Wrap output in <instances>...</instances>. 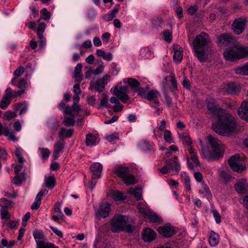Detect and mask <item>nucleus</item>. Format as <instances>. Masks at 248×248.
<instances>
[{"mask_svg": "<svg viewBox=\"0 0 248 248\" xmlns=\"http://www.w3.org/2000/svg\"><path fill=\"white\" fill-rule=\"evenodd\" d=\"M110 211V204L107 202H103L96 212V215L98 217L105 218L108 216Z\"/></svg>", "mask_w": 248, "mask_h": 248, "instance_id": "15", "label": "nucleus"}, {"mask_svg": "<svg viewBox=\"0 0 248 248\" xmlns=\"http://www.w3.org/2000/svg\"><path fill=\"white\" fill-rule=\"evenodd\" d=\"M63 122L66 126H73L75 124V116L74 115L64 116Z\"/></svg>", "mask_w": 248, "mask_h": 248, "instance_id": "40", "label": "nucleus"}, {"mask_svg": "<svg viewBox=\"0 0 248 248\" xmlns=\"http://www.w3.org/2000/svg\"><path fill=\"white\" fill-rule=\"evenodd\" d=\"M218 43L224 46L232 44L233 43L234 39L232 36L227 33H224L218 37Z\"/></svg>", "mask_w": 248, "mask_h": 248, "instance_id": "24", "label": "nucleus"}, {"mask_svg": "<svg viewBox=\"0 0 248 248\" xmlns=\"http://www.w3.org/2000/svg\"><path fill=\"white\" fill-rule=\"evenodd\" d=\"M195 50V55L198 58V60L202 61L204 59V51L203 48L194 47Z\"/></svg>", "mask_w": 248, "mask_h": 248, "instance_id": "45", "label": "nucleus"}, {"mask_svg": "<svg viewBox=\"0 0 248 248\" xmlns=\"http://www.w3.org/2000/svg\"><path fill=\"white\" fill-rule=\"evenodd\" d=\"M37 36L39 39V47L43 49L46 46V39L43 34L40 35H37Z\"/></svg>", "mask_w": 248, "mask_h": 248, "instance_id": "59", "label": "nucleus"}, {"mask_svg": "<svg viewBox=\"0 0 248 248\" xmlns=\"http://www.w3.org/2000/svg\"><path fill=\"white\" fill-rule=\"evenodd\" d=\"M160 96V93L157 90H152L149 91L146 95L145 98L148 101L152 102L153 104L158 105L159 104L158 96Z\"/></svg>", "mask_w": 248, "mask_h": 248, "instance_id": "19", "label": "nucleus"}, {"mask_svg": "<svg viewBox=\"0 0 248 248\" xmlns=\"http://www.w3.org/2000/svg\"><path fill=\"white\" fill-rule=\"evenodd\" d=\"M64 148V142L63 140H60L57 142L54 147V152L53 157L54 159H57L60 156V154L63 152V149Z\"/></svg>", "mask_w": 248, "mask_h": 248, "instance_id": "22", "label": "nucleus"}, {"mask_svg": "<svg viewBox=\"0 0 248 248\" xmlns=\"http://www.w3.org/2000/svg\"><path fill=\"white\" fill-rule=\"evenodd\" d=\"M0 206L1 209H7L11 207V202L5 198H2L0 200Z\"/></svg>", "mask_w": 248, "mask_h": 248, "instance_id": "51", "label": "nucleus"}, {"mask_svg": "<svg viewBox=\"0 0 248 248\" xmlns=\"http://www.w3.org/2000/svg\"><path fill=\"white\" fill-rule=\"evenodd\" d=\"M82 68L81 63H78L75 67L73 77L76 81H80L82 80V76L80 74Z\"/></svg>", "mask_w": 248, "mask_h": 248, "instance_id": "35", "label": "nucleus"}, {"mask_svg": "<svg viewBox=\"0 0 248 248\" xmlns=\"http://www.w3.org/2000/svg\"><path fill=\"white\" fill-rule=\"evenodd\" d=\"M24 72V68L23 67L19 66L15 71L13 78H19V77L21 76Z\"/></svg>", "mask_w": 248, "mask_h": 248, "instance_id": "57", "label": "nucleus"}, {"mask_svg": "<svg viewBox=\"0 0 248 248\" xmlns=\"http://www.w3.org/2000/svg\"><path fill=\"white\" fill-rule=\"evenodd\" d=\"M17 114L16 112L12 111H7L3 115V119L5 120H10L16 117Z\"/></svg>", "mask_w": 248, "mask_h": 248, "instance_id": "50", "label": "nucleus"}, {"mask_svg": "<svg viewBox=\"0 0 248 248\" xmlns=\"http://www.w3.org/2000/svg\"><path fill=\"white\" fill-rule=\"evenodd\" d=\"M207 140L211 146L212 151L209 152L202 149V155L203 156V157L211 161L222 156L223 155V146L221 145L217 140L211 135L207 137Z\"/></svg>", "mask_w": 248, "mask_h": 248, "instance_id": "2", "label": "nucleus"}, {"mask_svg": "<svg viewBox=\"0 0 248 248\" xmlns=\"http://www.w3.org/2000/svg\"><path fill=\"white\" fill-rule=\"evenodd\" d=\"M146 219H149L153 223H160L161 218L151 210L149 211Z\"/></svg>", "mask_w": 248, "mask_h": 248, "instance_id": "33", "label": "nucleus"}, {"mask_svg": "<svg viewBox=\"0 0 248 248\" xmlns=\"http://www.w3.org/2000/svg\"><path fill=\"white\" fill-rule=\"evenodd\" d=\"M46 26V25L45 23L40 22L37 29V34L40 35L43 34L45 30Z\"/></svg>", "mask_w": 248, "mask_h": 248, "instance_id": "56", "label": "nucleus"}, {"mask_svg": "<svg viewBox=\"0 0 248 248\" xmlns=\"http://www.w3.org/2000/svg\"><path fill=\"white\" fill-rule=\"evenodd\" d=\"M180 138L182 139L183 141L186 143L187 145L189 146V148L191 146V140L189 137V136L186 135H180Z\"/></svg>", "mask_w": 248, "mask_h": 248, "instance_id": "61", "label": "nucleus"}, {"mask_svg": "<svg viewBox=\"0 0 248 248\" xmlns=\"http://www.w3.org/2000/svg\"><path fill=\"white\" fill-rule=\"evenodd\" d=\"M0 216L2 219L8 220L10 218L11 215L8 212L7 209H1L0 210Z\"/></svg>", "mask_w": 248, "mask_h": 248, "instance_id": "54", "label": "nucleus"}, {"mask_svg": "<svg viewBox=\"0 0 248 248\" xmlns=\"http://www.w3.org/2000/svg\"><path fill=\"white\" fill-rule=\"evenodd\" d=\"M36 248H58V247H56L55 246L51 243L47 242H43L41 243L39 246H37Z\"/></svg>", "mask_w": 248, "mask_h": 248, "instance_id": "55", "label": "nucleus"}, {"mask_svg": "<svg viewBox=\"0 0 248 248\" xmlns=\"http://www.w3.org/2000/svg\"><path fill=\"white\" fill-rule=\"evenodd\" d=\"M165 87H169V83L170 82L171 87L173 88H177V83L176 80L175 78L174 75L171 73L170 76L169 77H166L165 78Z\"/></svg>", "mask_w": 248, "mask_h": 248, "instance_id": "31", "label": "nucleus"}, {"mask_svg": "<svg viewBox=\"0 0 248 248\" xmlns=\"http://www.w3.org/2000/svg\"><path fill=\"white\" fill-rule=\"evenodd\" d=\"M100 141L98 137L93 134H88L86 135L85 143L88 146L96 145Z\"/></svg>", "mask_w": 248, "mask_h": 248, "instance_id": "27", "label": "nucleus"}, {"mask_svg": "<svg viewBox=\"0 0 248 248\" xmlns=\"http://www.w3.org/2000/svg\"><path fill=\"white\" fill-rule=\"evenodd\" d=\"M183 181L185 184L186 190L190 191L191 190L190 177L187 175H186L183 177Z\"/></svg>", "mask_w": 248, "mask_h": 248, "instance_id": "52", "label": "nucleus"}, {"mask_svg": "<svg viewBox=\"0 0 248 248\" xmlns=\"http://www.w3.org/2000/svg\"><path fill=\"white\" fill-rule=\"evenodd\" d=\"M164 40L167 42H170L172 39L171 34L169 30H165L163 32Z\"/></svg>", "mask_w": 248, "mask_h": 248, "instance_id": "60", "label": "nucleus"}, {"mask_svg": "<svg viewBox=\"0 0 248 248\" xmlns=\"http://www.w3.org/2000/svg\"><path fill=\"white\" fill-rule=\"evenodd\" d=\"M247 19L243 17L236 19L232 25L234 32L237 34H241L244 31Z\"/></svg>", "mask_w": 248, "mask_h": 248, "instance_id": "13", "label": "nucleus"}, {"mask_svg": "<svg viewBox=\"0 0 248 248\" xmlns=\"http://www.w3.org/2000/svg\"><path fill=\"white\" fill-rule=\"evenodd\" d=\"M213 130L223 136H230L238 131L234 118L230 114L224 113L218 120L212 125Z\"/></svg>", "mask_w": 248, "mask_h": 248, "instance_id": "1", "label": "nucleus"}, {"mask_svg": "<svg viewBox=\"0 0 248 248\" xmlns=\"http://www.w3.org/2000/svg\"><path fill=\"white\" fill-rule=\"evenodd\" d=\"M235 190L239 193H245L248 189V184L245 179H240L234 185Z\"/></svg>", "mask_w": 248, "mask_h": 248, "instance_id": "18", "label": "nucleus"}, {"mask_svg": "<svg viewBox=\"0 0 248 248\" xmlns=\"http://www.w3.org/2000/svg\"><path fill=\"white\" fill-rule=\"evenodd\" d=\"M73 133V130L68 129L67 130L65 128H62L60 132L59 136L60 138H70L72 136Z\"/></svg>", "mask_w": 248, "mask_h": 248, "instance_id": "43", "label": "nucleus"}, {"mask_svg": "<svg viewBox=\"0 0 248 248\" xmlns=\"http://www.w3.org/2000/svg\"><path fill=\"white\" fill-rule=\"evenodd\" d=\"M188 155H187V164L189 169L195 170L200 165L196 151L192 147L187 149Z\"/></svg>", "mask_w": 248, "mask_h": 248, "instance_id": "9", "label": "nucleus"}, {"mask_svg": "<svg viewBox=\"0 0 248 248\" xmlns=\"http://www.w3.org/2000/svg\"><path fill=\"white\" fill-rule=\"evenodd\" d=\"M33 235L34 238L35 240V241H36V243L37 244V246H39L41 244V243L44 242L43 241L41 240L44 237V235L42 233H41L38 231H36L34 232H33Z\"/></svg>", "mask_w": 248, "mask_h": 248, "instance_id": "48", "label": "nucleus"}, {"mask_svg": "<svg viewBox=\"0 0 248 248\" xmlns=\"http://www.w3.org/2000/svg\"><path fill=\"white\" fill-rule=\"evenodd\" d=\"M25 93L24 90L14 91L11 88H7L0 102V108L5 109L11 103L12 99L20 96Z\"/></svg>", "mask_w": 248, "mask_h": 248, "instance_id": "5", "label": "nucleus"}, {"mask_svg": "<svg viewBox=\"0 0 248 248\" xmlns=\"http://www.w3.org/2000/svg\"><path fill=\"white\" fill-rule=\"evenodd\" d=\"M102 169V165L98 162H95L91 165L90 170L92 173V181L91 182L92 186H91L92 189L93 188L95 185V184H94V185L93 184V180L100 178Z\"/></svg>", "mask_w": 248, "mask_h": 248, "instance_id": "12", "label": "nucleus"}, {"mask_svg": "<svg viewBox=\"0 0 248 248\" xmlns=\"http://www.w3.org/2000/svg\"><path fill=\"white\" fill-rule=\"evenodd\" d=\"M119 136L117 134H112L111 135L108 136L106 139L110 143H114L116 140H118Z\"/></svg>", "mask_w": 248, "mask_h": 248, "instance_id": "63", "label": "nucleus"}, {"mask_svg": "<svg viewBox=\"0 0 248 248\" xmlns=\"http://www.w3.org/2000/svg\"><path fill=\"white\" fill-rule=\"evenodd\" d=\"M110 80V76L106 75L102 78L95 81H91L90 83L89 90L93 91L95 90L98 93H102L105 90V85Z\"/></svg>", "mask_w": 248, "mask_h": 248, "instance_id": "8", "label": "nucleus"}, {"mask_svg": "<svg viewBox=\"0 0 248 248\" xmlns=\"http://www.w3.org/2000/svg\"><path fill=\"white\" fill-rule=\"evenodd\" d=\"M114 94L123 103H125L129 99L128 95V89L127 87L118 86L115 87L114 89Z\"/></svg>", "mask_w": 248, "mask_h": 248, "instance_id": "11", "label": "nucleus"}, {"mask_svg": "<svg viewBox=\"0 0 248 248\" xmlns=\"http://www.w3.org/2000/svg\"><path fill=\"white\" fill-rule=\"evenodd\" d=\"M239 116L248 122V102L245 101L242 103L241 106L237 109Z\"/></svg>", "mask_w": 248, "mask_h": 248, "instance_id": "20", "label": "nucleus"}, {"mask_svg": "<svg viewBox=\"0 0 248 248\" xmlns=\"http://www.w3.org/2000/svg\"><path fill=\"white\" fill-rule=\"evenodd\" d=\"M240 156L239 154H235L232 156L228 160V164L232 170L237 172H242L245 169V167L240 164Z\"/></svg>", "mask_w": 248, "mask_h": 248, "instance_id": "10", "label": "nucleus"}, {"mask_svg": "<svg viewBox=\"0 0 248 248\" xmlns=\"http://www.w3.org/2000/svg\"><path fill=\"white\" fill-rule=\"evenodd\" d=\"M110 102L111 103L115 104L113 107V110L114 112H119L123 109V105L120 103L119 100L116 97H111Z\"/></svg>", "mask_w": 248, "mask_h": 248, "instance_id": "30", "label": "nucleus"}, {"mask_svg": "<svg viewBox=\"0 0 248 248\" xmlns=\"http://www.w3.org/2000/svg\"><path fill=\"white\" fill-rule=\"evenodd\" d=\"M158 170L163 174L169 173L170 170L174 171L178 174L180 170V165L177 157L175 156L173 158L166 160L164 166Z\"/></svg>", "mask_w": 248, "mask_h": 248, "instance_id": "6", "label": "nucleus"}, {"mask_svg": "<svg viewBox=\"0 0 248 248\" xmlns=\"http://www.w3.org/2000/svg\"><path fill=\"white\" fill-rule=\"evenodd\" d=\"M157 231L160 235L165 237H170L175 234V231L170 224L159 227Z\"/></svg>", "mask_w": 248, "mask_h": 248, "instance_id": "16", "label": "nucleus"}, {"mask_svg": "<svg viewBox=\"0 0 248 248\" xmlns=\"http://www.w3.org/2000/svg\"><path fill=\"white\" fill-rule=\"evenodd\" d=\"M42 15L43 16L42 18L48 21L50 18V13L47 10L46 8H43L42 10Z\"/></svg>", "mask_w": 248, "mask_h": 248, "instance_id": "58", "label": "nucleus"}, {"mask_svg": "<svg viewBox=\"0 0 248 248\" xmlns=\"http://www.w3.org/2000/svg\"><path fill=\"white\" fill-rule=\"evenodd\" d=\"M206 102L208 109L212 113L215 114L222 110L220 107L216 105V101L215 99L207 100Z\"/></svg>", "mask_w": 248, "mask_h": 248, "instance_id": "26", "label": "nucleus"}, {"mask_svg": "<svg viewBox=\"0 0 248 248\" xmlns=\"http://www.w3.org/2000/svg\"><path fill=\"white\" fill-rule=\"evenodd\" d=\"M39 151L40 152L41 156L44 160H46L50 154V150L47 148H39Z\"/></svg>", "mask_w": 248, "mask_h": 248, "instance_id": "44", "label": "nucleus"}, {"mask_svg": "<svg viewBox=\"0 0 248 248\" xmlns=\"http://www.w3.org/2000/svg\"><path fill=\"white\" fill-rule=\"evenodd\" d=\"M124 82H127L128 85L131 87L132 89H135L139 87L140 85V82L135 78H125L124 79Z\"/></svg>", "mask_w": 248, "mask_h": 248, "instance_id": "39", "label": "nucleus"}, {"mask_svg": "<svg viewBox=\"0 0 248 248\" xmlns=\"http://www.w3.org/2000/svg\"><path fill=\"white\" fill-rule=\"evenodd\" d=\"M150 209L147 208L143 207H139V211L141 214L144 217L146 218L147 216L148 215L149 211H150Z\"/></svg>", "mask_w": 248, "mask_h": 248, "instance_id": "62", "label": "nucleus"}, {"mask_svg": "<svg viewBox=\"0 0 248 248\" xmlns=\"http://www.w3.org/2000/svg\"><path fill=\"white\" fill-rule=\"evenodd\" d=\"M48 193L47 190H44L40 191L37 195L35 201L32 203L31 208L32 210H36L40 206L42 198Z\"/></svg>", "mask_w": 248, "mask_h": 248, "instance_id": "25", "label": "nucleus"}, {"mask_svg": "<svg viewBox=\"0 0 248 248\" xmlns=\"http://www.w3.org/2000/svg\"><path fill=\"white\" fill-rule=\"evenodd\" d=\"M174 47H175L176 50L174 51L173 58L175 61L181 62L183 58L182 48L177 45L174 46Z\"/></svg>", "mask_w": 248, "mask_h": 248, "instance_id": "32", "label": "nucleus"}, {"mask_svg": "<svg viewBox=\"0 0 248 248\" xmlns=\"http://www.w3.org/2000/svg\"><path fill=\"white\" fill-rule=\"evenodd\" d=\"M208 35L206 33L202 32L195 39L193 42L194 47L203 48L208 44Z\"/></svg>", "mask_w": 248, "mask_h": 248, "instance_id": "14", "label": "nucleus"}, {"mask_svg": "<svg viewBox=\"0 0 248 248\" xmlns=\"http://www.w3.org/2000/svg\"><path fill=\"white\" fill-rule=\"evenodd\" d=\"M73 107L72 106H67L64 110V114L70 115L71 116L74 115Z\"/></svg>", "mask_w": 248, "mask_h": 248, "instance_id": "64", "label": "nucleus"}, {"mask_svg": "<svg viewBox=\"0 0 248 248\" xmlns=\"http://www.w3.org/2000/svg\"><path fill=\"white\" fill-rule=\"evenodd\" d=\"M112 195L113 198L116 201H121L124 200L125 199V196L123 192L119 190H114L112 192Z\"/></svg>", "mask_w": 248, "mask_h": 248, "instance_id": "42", "label": "nucleus"}, {"mask_svg": "<svg viewBox=\"0 0 248 248\" xmlns=\"http://www.w3.org/2000/svg\"><path fill=\"white\" fill-rule=\"evenodd\" d=\"M153 54V51L148 47H144L141 48L140 51V56L145 59H148L152 57Z\"/></svg>", "mask_w": 248, "mask_h": 248, "instance_id": "38", "label": "nucleus"}, {"mask_svg": "<svg viewBox=\"0 0 248 248\" xmlns=\"http://www.w3.org/2000/svg\"><path fill=\"white\" fill-rule=\"evenodd\" d=\"M128 218L124 216L118 215L115 216L111 220V230L114 232L125 231L132 232L133 227L127 222Z\"/></svg>", "mask_w": 248, "mask_h": 248, "instance_id": "4", "label": "nucleus"}, {"mask_svg": "<svg viewBox=\"0 0 248 248\" xmlns=\"http://www.w3.org/2000/svg\"><path fill=\"white\" fill-rule=\"evenodd\" d=\"M115 172L125 184L129 185L135 183V178L129 173L127 167L118 166L115 168Z\"/></svg>", "mask_w": 248, "mask_h": 248, "instance_id": "7", "label": "nucleus"}, {"mask_svg": "<svg viewBox=\"0 0 248 248\" xmlns=\"http://www.w3.org/2000/svg\"><path fill=\"white\" fill-rule=\"evenodd\" d=\"M11 83L12 85L19 89V90H24L25 92L27 84L26 80L24 78H13Z\"/></svg>", "mask_w": 248, "mask_h": 248, "instance_id": "21", "label": "nucleus"}, {"mask_svg": "<svg viewBox=\"0 0 248 248\" xmlns=\"http://www.w3.org/2000/svg\"><path fill=\"white\" fill-rule=\"evenodd\" d=\"M235 73L237 74L243 75H248V64L244 66L239 67L235 69Z\"/></svg>", "mask_w": 248, "mask_h": 248, "instance_id": "49", "label": "nucleus"}, {"mask_svg": "<svg viewBox=\"0 0 248 248\" xmlns=\"http://www.w3.org/2000/svg\"><path fill=\"white\" fill-rule=\"evenodd\" d=\"M223 55L226 61L239 60L248 56V47L234 46L226 49Z\"/></svg>", "mask_w": 248, "mask_h": 248, "instance_id": "3", "label": "nucleus"}, {"mask_svg": "<svg viewBox=\"0 0 248 248\" xmlns=\"http://www.w3.org/2000/svg\"><path fill=\"white\" fill-rule=\"evenodd\" d=\"M164 139L166 142L169 143L173 142V139L171 132L169 130H165L164 131Z\"/></svg>", "mask_w": 248, "mask_h": 248, "instance_id": "47", "label": "nucleus"}, {"mask_svg": "<svg viewBox=\"0 0 248 248\" xmlns=\"http://www.w3.org/2000/svg\"><path fill=\"white\" fill-rule=\"evenodd\" d=\"M103 107L110 108V105L108 103V96L106 94L103 93L100 100V102L98 106L99 108Z\"/></svg>", "mask_w": 248, "mask_h": 248, "instance_id": "41", "label": "nucleus"}, {"mask_svg": "<svg viewBox=\"0 0 248 248\" xmlns=\"http://www.w3.org/2000/svg\"><path fill=\"white\" fill-rule=\"evenodd\" d=\"M128 192L133 195L137 200H140L142 197L141 189L139 187L136 188H130L128 190Z\"/></svg>", "mask_w": 248, "mask_h": 248, "instance_id": "37", "label": "nucleus"}, {"mask_svg": "<svg viewBox=\"0 0 248 248\" xmlns=\"http://www.w3.org/2000/svg\"><path fill=\"white\" fill-rule=\"evenodd\" d=\"M46 186L48 188H53L55 185V179L54 176H49L45 178Z\"/></svg>", "mask_w": 248, "mask_h": 248, "instance_id": "46", "label": "nucleus"}, {"mask_svg": "<svg viewBox=\"0 0 248 248\" xmlns=\"http://www.w3.org/2000/svg\"><path fill=\"white\" fill-rule=\"evenodd\" d=\"M208 241L211 247L216 246L219 241V235L215 232L211 231L208 238Z\"/></svg>", "mask_w": 248, "mask_h": 248, "instance_id": "29", "label": "nucleus"}, {"mask_svg": "<svg viewBox=\"0 0 248 248\" xmlns=\"http://www.w3.org/2000/svg\"><path fill=\"white\" fill-rule=\"evenodd\" d=\"M10 130V126L7 125L3 126L0 123V135H8V132Z\"/></svg>", "mask_w": 248, "mask_h": 248, "instance_id": "53", "label": "nucleus"}, {"mask_svg": "<svg viewBox=\"0 0 248 248\" xmlns=\"http://www.w3.org/2000/svg\"><path fill=\"white\" fill-rule=\"evenodd\" d=\"M239 89V85L234 82L224 84L222 87L223 92L227 94H237Z\"/></svg>", "mask_w": 248, "mask_h": 248, "instance_id": "17", "label": "nucleus"}, {"mask_svg": "<svg viewBox=\"0 0 248 248\" xmlns=\"http://www.w3.org/2000/svg\"><path fill=\"white\" fill-rule=\"evenodd\" d=\"M140 146L144 151H152L154 149L155 145L152 142L145 140L140 143Z\"/></svg>", "mask_w": 248, "mask_h": 248, "instance_id": "36", "label": "nucleus"}, {"mask_svg": "<svg viewBox=\"0 0 248 248\" xmlns=\"http://www.w3.org/2000/svg\"><path fill=\"white\" fill-rule=\"evenodd\" d=\"M155 232L149 228H146L142 233V239L145 242H150L155 239Z\"/></svg>", "mask_w": 248, "mask_h": 248, "instance_id": "23", "label": "nucleus"}, {"mask_svg": "<svg viewBox=\"0 0 248 248\" xmlns=\"http://www.w3.org/2000/svg\"><path fill=\"white\" fill-rule=\"evenodd\" d=\"M28 105L26 101H22L14 104L13 109L19 111V115L25 113L28 110Z\"/></svg>", "mask_w": 248, "mask_h": 248, "instance_id": "28", "label": "nucleus"}, {"mask_svg": "<svg viewBox=\"0 0 248 248\" xmlns=\"http://www.w3.org/2000/svg\"><path fill=\"white\" fill-rule=\"evenodd\" d=\"M96 54L101 57H102L105 60L107 61H110L112 59V54L111 53L106 52L103 50L97 49L96 50Z\"/></svg>", "mask_w": 248, "mask_h": 248, "instance_id": "34", "label": "nucleus"}]
</instances>
